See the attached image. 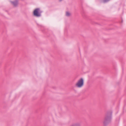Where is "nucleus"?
<instances>
[{"label": "nucleus", "instance_id": "f257e3e1", "mask_svg": "<svg viewBox=\"0 0 126 126\" xmlns=\"http://www.w3.org/2000/svg\"><path fill=\"white\" fill-rule=\"evenodd\" d=\"M111 113L108 112L105 115L103 124L104 126H107L111 122Z\"/></svg>", "mask_w": 126, "mask_h": 126}, {"label": "nucleus", "instance_id": "f03ea898", "mask_svg": "<svg viewBox=\"0 0 126 126\" xmlns=\"http://www.w3.org/2000/svg\"><path fill=\"white\" fill-rule=\"evenodd\" d=\"M42 11L39 8H37L35 9L33 11V15L36 17H39L41 16V14Z\"/></svg>", "mask_w": 126, "mask_h": 126}, {"label": "nucleus", "instance_id": "7ed1b4c3", "mask_svg": "<svg viewBox=\"0 0 126 126\" xmlns=\"http://www.w3.org/2000/svg\"><path fill=\"white\" fill-rule=\"evenodd\" d=\"M83 79L81 78L79 80L77 83L76 84V86L80 88L83 86Z\"/></svg>", "mask_w": 126, "mask_h": 126}, {"label": "nucleus", "instance_id": "20e7f679", "mask_svg": "<svg viewBox=\"0 0 126 126\" xmlns=\"http://www.w3.org/2000/svg\"><path fill=\"white\" fill-rule=\"evenodd\" d=\"M10 2L14 7H16L18 6V0H15L14 1H11Z\"/></svg>", "mask_w": 126, "mask_h": 126}, {"label": "nucleus", "instance_id": "39448f33", "mask_svg": "<svg viewBox=\"0 0 126 126\" xmlns=\"http://www.w3.org/2000/svg\"><path fill=\"white\" fill-rule=\"evenodd\" d=\"M71 126H80V125L79 123H77L73 124Z\"/></svg>", "mask_w": 126, "mask_h": 126}, {"label": "nucleus", "instance_id": "423d86ee", "mask_svg": "<svg viewBox=\"0 0 126 126\" xmlns=\"http://www.w3.org/2000/svg\"><path fill=\"white\" fill-rule=\"evenodd\" d=\"M110 0H101V1L104 3H106L108 2Z\"/></svg>", "mask_w": 126, "mask_h": 126}, {"label": "nucleus", "instance_id": "0eeeda50", "mask_svg": "<svg viewBox=\"0 0 126 126\" xmlns=\"http://www.w3.org/2000/svg\"><path fill=\"white\" fill-rule=\"evenodd\" d=\"M66 15L67 16H69L70 15V14L68 12H66Z\"/></svg>", "mask_w": 126, "mask_h": 126}, {"label": "nucleus", "instance_id": "6e6552de", "mask_svg": "<svg viewBox=\"0 0 126 126\" xmlns=\"http://www.w3.org/2000/svg\"><path fill=\"white\" fill-rule=\"evenodd\" d=\"M62 0H59V1H61Z\"/></svg>", "mask_w": 126, "mask_h": 126}]
</instances>
